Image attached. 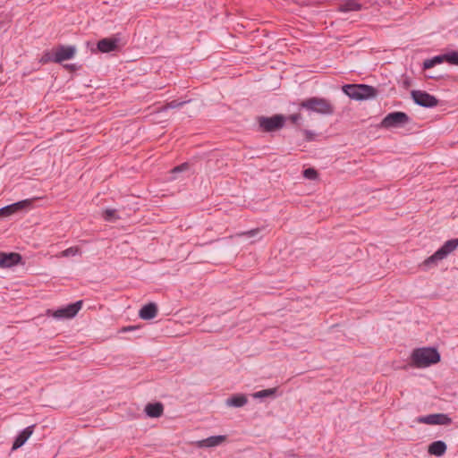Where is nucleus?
<instances>
[{
	"label": "nucleus",
	"mask_w": 458,
	"mask_h": 458,
	"mask_svg": "<svg viewBox=\"0 0 458 458\" xmlns=\"http://www.w3.org/2000/svg\"><path fill=\"white\" fill-rule=\"evenodd\" d=\"M226 439L225 436H211L198 442L199 447H214L221 445Z\"/></svg>",
	"instance_id": "obj_19"
},
{
	"label": "nucleus",
	"mask_w": 458,
	"mask_h": 458,
	"mask_svg": "<svg viewBox=\"0 0 458 458\" xmlns=\"http://www.w3.org/2000/svg\"><path fill=\"white\" fill-rule=\"evenodd\" d=\"M102 216L106 222H114L120 218L117 210L114 208H106L103 211Z\"/></svg>",
	"instance_id": "obj_23"
},
{
	"label": "nucleus",
	"mask_w": 458,
	"mask_h": 458,
	"mask_svg": "<svg viewBox=\"0 0 458 458\" xmlns=\"http://www.w3.org/2000/svg\"><path fill=\"white\" fill-rule=\"evenodd\" d=\"M121 38L119 34H115L109 38L100 39L97 44V48L101 53H110L120 48Z\"/></svg>",
	"instance_id": "obj_12"
},
{
	"label": "nucleus",
	"mask_w": 458,
	"mask_h": 458,
	"mask_svg": "<svg viewBox=\"0 0 458 458\" xmlns=\"http://www.w3.org/2000/svg\"><path fill=\"white\" fill-rule=\"evenodd\" d=\"M83 301H77L73 303H70L65 307H62L56 310H47V314L51 315L56 319H66L74 318L82 307Z\"/></svg>",
	"instance_id": "obj_7"
},
{
	"label": "nucleus",
	"mask_w": 458,
	"mask_h": 458,
	"mask_svg": "<svg viewBox=\"0 0 458 458\" xmlns=\"http://www.w3.org/2000/svg\"><path fill=\"white\" fill-rule=\"evenodd\" d=\"M259 232H260V229L257 228V229H253V230L246 232L245 234L248 235L249 237H253V236H256L257 234H259Z\"/></svg>",
	"instance_id": "obj_33"
},
{
	"label": "nucleus",
	"mask_w": 458,
	"mask_h": 458,
	"mask_svg": "<svg viewBox=\"0 0 458 458\" xmlns=\"http://www.w3.org/2000/svg\"><path fill=\"white\" fill-rule=\"evenodd\" d=\"M445 62V54L443 55H436L432 58H429V59H426L424 62H423V65H422V68L424 70H428V69H431L433 68L434 66H436L437 64H440L442 63Z\"/></svg>",
	"instance_id": "obj_21"
},
{
	"label": "nucleus",
	"mask_w": 458,
	"mask_h": 458,
	"mask_svg": "<svg viewBox=\"0 0 458 458\" xmlns=\"http://www.w3.org/2000/svg\"><path fill=\"white\" fill-rule=\"evenodd\" d=\"M287 120L291 121L293 123H297L301 118V115L300 114H290L289 116H286Z\"/></svg>",
	"instance_id": "obj_31"
},
{
	"label": "nucleus",
	"mask_w": 458,
	"mask_h": 458,
	"mask_svg": "<svg viewBox=\"0 0 458 458\" xmlns=\"http://www.w3.org/2000/svg\"><path fill=\"white\" fill-rule=\"evenodd\" d=\"M276 387L267 388L254 393L253 397L256 399L275 398L276 396Z\"/></svg>",
	"instance_id": "obj_22"
},
{
	"label": "nucleus",
	"mask_w": 458,
	"mask_h": 458,
	"mask_svg": "<svg viewBox=\"0 0 458 458\" xmlns=\"http://www.w3.org/2000/svg\"><path fill=\"white\" fill-rule=\"evenodd\" d=\"M248 402L247 397L244 394H233L227 398L225 403L232 407H242Z\"/></svg>",
	"instance_id": "obj_20"
},
{
	"label": "nucleus",
	"mask_w": 458,
	"mask_h": 458,
	"mask_svg": "<svg viewBox=\"0 0 458 458\" xmlns=\"http://www.w3.org/2000/svg\"><path fill=\"white\" fill-rule=\"evenodd\" d=\"M418 423H423L428 425H450L452 419L445 413H433L425 416H419L415 419Z\"/></svg>",
	"instance_id": "obj_10"
},
{
	"label": "nucleus",
	"mask_w": 458,
	"mask_h": 458,
	"mask_svg": "<svg viewBox=\"0 0 458 458\" xmlns=\"http://www.w3.org/2000/svg\"><path fill=\"white\" fill-rule=\"evenodd\" d=\"M445 62L453 64L458 65V51H450L445 54Z\"/></svg>",
	"instance_id": "obj_24"
},
{
	"label": "nucleus",
	"mask_w": 458,
	"mask_h": 458,
	"mask_svg": "<svg viewBox=\"0 0 458 458\" xmlns=\"http://www.w3.org/2000/svg\"><path fill=\"white\" fill-rule=\"evenodd\" d=\"M157 314V306L154 302L144 305L139 311V316L144 320L154 318Z\"/></svg>",
	"instance_id": "obj_16"
},
{
	"label": "nucleus",
	"mask_w": 458,
	"mask_h": 458,
	"mask_svg": "<svg viewBox=\"0 0 458 458\" xmlns=\"http://www.w3.org/2000/svg\"><path fill=\"white\" fill-rule=\"evenodd\" d=\"M426 77H428L429 79H434V80H441V79L445 78V75L442 73H438V72H429V73L426 74Z\"/></svg>",
	"instance_id": "obj_30"
},
{
	"label": "nucleus",
	"mask_w": 458,
	"mask_h": 458,
	"mask_svg": "<svg viewBox=\"0 0 458 458\" xmlns=\"http://www.w3.org/2000/svg\"><path fill=\"white\" fill-rule=\"evenodd\" d=\"M287 118L282 114H276L272 116L259 115L256 117L258 131L260 132H276L283 129Z\"/></svg>",
	"instance_id": "obj_5"
},
{
	"label": "nucleus",
	"mask_w": 458,
	"mask_h": 458,
	"mask_svg": "<svg viewBox=\"0 0 458 458\" xmlns=\"http://www.w3.org/2000/svg\"><path fill=\"white\" fill-rule=\"evenodd\" d=\"M189 101H180L178 99H174V100H172L170 102H168L164 107L163 109L164 110H166V109H174V108H180L182 107V106H184L186 103H188Z\"/></svg>",
	"instance_id": "obj_26"
},
{
	"label": "nucleus",
	"mask_w": 458,
	"mask_h": 458,
	"mask_svg": "<svg viewBox=\"0 0 458 458\" xmlns=\"http://www.w3.org/2000/svg\"><path fill=\"white\" fill-rule=\"evenodd\" d=\"M31 207L30 199H23L0 208V219L11 216L29 209Z\"/></svg>",
	"instance_id": "obj_9"
},
{
	"label": "nucleus",
	"mask_w": 458,
	"mask_h": 458,
	"mask_svg": "<svg viewBox=\"0 0 458 458\" xmlns=\"http://www.w3.org/2000/svg\"><path fill=\"white\" fill-rule=\"evenodd\" d=\"M411 96L414 103L426 108H432L438 105L439 100L433 95L424 90H411Z\"/></svg>",
	"instance_id": "obj_8"
},
{
	"label": "nucleus",
	"mask_w": 458,
	"mask_h": 458,
	"mask_svg": "<svg viewBox=\"0 0 458 458\" xmlns=\"http://www.w3.org/2000/svg\"><path fill=\"white\" fill-rule=\"evenodd\" d=\"M77 52L75 46L57 45L54 47L55 63L62 64L64 61L71 60Z\"/></svg>",
	"instance_id": "obj_11"
},
{
	"label": "nucleus",
	"mask_w": 458,
	"mask_h": 458,
	"mask_svg": "<svg viewBox=\"0 0 458 458\" xmlns=\"http://www.w3.org/2000/svg\"><path fill=\"white\" fill-rule=\"evenodd\" d=\"M411 122L410 116L402 111H394L387 114L381 121L382 128H401Z\"/></svg>",
	"instance_id": "obj_6"
},
{
	"label": "nucleus",
	"mask_w": 458,
	"mask_h": 458,
	"mask_svg": "<svg viewBox=\"0 0 458 458\" xmlns=\"http://www.w3.org/2000/svg\"><path fill=\"white\" fill-rule=\"evenodd\" d=\"M342 90L351 99L356 101L375 98L378 93L375 87L367 84H345L342 87Z\"/></svg>",
	"instance_id": "obj_2"
},
{
	"label": "nucleus",
	"mask_w": 458,
	"mask_h": 458,
	"mask_svg": "<svg viewBox=\"0 0 458 458\" xmlns=\"http://www.w3.org/2000/svg\"><path fill=\"white\" fill-rule=\"evenodd\" d=\"M41 64L55 63L54 48L50 51H45L40 58Z\"/></svg>",
	"instance_id": "obj_25"
},
{
	"label": "nucleus",
	"mask_w": 458,
	"mask_h": 458,
	"mask_svg": "<svg viewBox=\"0 0 458 458\" xmlns=\"http://www.w3.org/2000/svg\"><path fill=\"white\" fill-rule=\"evenodd\" d=\"M440 353L434 347L414 349L411 355V364L416 368H427L440 361Z\"/></svg>",
	"instance_id": "obj_1"
},
{
	"label": "nucleus",
	"mask_w": 458,
	"mask_h": 458,
	"mask_svg": "<svg viewBox=\"0 0 458 458\" xmlns=\"http://www.w3.org/2000/svg\"><path fill=\"white\" fill-rule=\"evenodd\" d=\"M447 450L446 444L442 440L432 442L428 446V453L437 457L443 456Z\"/></svg>",
	"instance_id": "obj_17"
},
{
	"label": "nucleus",
	"mask_w": 458,
	"mask_h": 458,
	"mask_svg": "<svg viewBox=\"0 0 458 458\" xmlns=\"http://www.w3.org/2000/svg\"><path fill=\"white\" fill-rule=\"evenodd\" d=\"M77 252H78V248L70 247V248L64 250V251H62V256L63 257L74 256Z\"/></svg>",
	"instance_id": "obj_29"
},
{
	"label": "nucleus",
	"mask_w": 458,
	"mask_h": 458,
	"mask_svg": "<svg viewBox=\"0 0 458 458\" xmlns=\"http://www.w3.org/2000/svg\"><path fill=\"white\" fill-rule=\"evenodd\" d=\"M64 67L72 72L77 71L79 69V66L76 64H65Z\"/></svg>",
	"instance_id": "obj_34"
},
{
	"label": "nucleus",
	"mask_w": 458,
	"mask_h": 458,
	"mask_svg": "<svg viewBox=\"0 0 458 458\" xmlns=\"http://www.w3.org/2000/svg\"><path fill=\"white\" fill-rule=\"evenodd\" d=\"M458 247V238L446 241L434 254L427 258L420 267L423 270H428L437 266L438 262L445 259Z\"/></svg>",
	"instance_id": "obj_3"
},
{
	"label": "nucleus",
	"mask_w": 458,
	"mask_h": 458,
	"mask_svg": "<svg viewBox=\"0 0 458 458\" xmlns=\"http://www.w3.org/2000/svg\"><path fill=\"white\" fill-rule=\"evenodd\" d=\"M191 165L188 162L182 163L172 169V174H178L190 170Z\"/></svg>",
	"instance_id": "obj_28"
},
{
	"label": "nucleus",
	"mask_w": 458,
	"mask_h": 458,
	"mask_svg": "<svg viewBox=\"0 0 458 458\" xmlns=\"http://www.w3.org/2000/svg\"><path fill=\"white\" fill-rule=\"evenodd\" d=\"M303 133L305 135V139L307 141H311L314 140L315 133L309 130H303Z\"/></svg>",
	"instance_id": "obj_32"
},
{
	"label": "nucleus",
	"mask_w": 458,
	"mask_h": 458,
	"mask_svg": "<svg viewBox=\"0 0 458 458\" xmlns=\"http://www.w3.org/2000/svg\"><path fill=\"white\" fill-rule=\"evenodd\" d=\"M35 425L29 426L25 428L23 430H21L17 437H15L12 449L16 450L20 447H21L26 441L30 438V437L32 435L34 431Z\"/></svg>",
	"instance_id": "obj_14"
},
{
	"label": "nucleus",
	"mask_w": 458,
	"mask_h": 458,
	"mask_svg": "<svg viewBox=\"0 0 458 458\" xmlns=\"http://www.w3.org/2000/svg\"><path fill=\"white\" fill-rule=\"evenodd\" d=\"M362 4L357 0H345L339 4L336 10L341 13L357 12L361 10Z\"/></svg>",
	"instance_id": "obj_18"
},
{
	"label": "nucleus",
	"mask_w": 458,
	"mask_h": 458,
	"mask_svg": "<svg viewBox=\"0 0 458 458\" xmlns=\"http://www.w3.org/2000/svg\"><path fill=\"white\" fill-rule=\"evenodd\" d=\"M302 174L306 179L309 180H316L318 177V171L312 167L304 169Z\"/></svg>",
	"instance_id": "obj_27"
},
{
	"label": "nucleus",
	"mask_w": 458,
	"mask_h": 458,
	"mask_svg": "<svg viewBox=\"0 0 458 458\" xmlns=\"http://www.w3.org/2000/svg\"><path fill=\"white\" fill-rule=\"evenodd\" d=\"M144 411L149 418H159L163 415L164 405L160 402L148 403L145 406Z\"/></svg>",
	"instance_id": "obj_15"
},
{
	"label": "nucleus",
	"mask_w": 458,
	"mask_h": 458,
	"mask_svg": "<svg viewBox=\"0 0 458 458\" xmlns=\"http://www.w3.org/2000/svg\"><path fill=\"white\" fill-rule=\"evenodd\" d=\"M300 107L322 115H332L335 113V106L331 101L318 97H312L302 100Z\"/></svg>",
	"instance_id": "obj_4"
},
{
	"label": "nucleus",
	"mask_w": 458,
	"mask_h": 458,
	"mask_svg": "<svg viewBox=\"0 0 458 458\" xmlns=\"http://www.w3.org/2000/svg\"><path fill=\"white\" fill-rule=\"evenodd\" d=\"M21 259V255L17 252H0V267H12L20 264Z\"/></svg>",
	"instance_id": "obj_13"
},
{
	"label": "nucleus",
	"mask_w": 458,
	"mask_h": 458,
	"mask_svg": "<svg viewBox=\"0 0 458 458\" xmlns=\"http://www.w3.org/2000/svg\"><path fill=\"white\" fill-rule=\"evenodd\" d=\"M134 329H136V327L129 326V327H123L122 332H128V331H131Z\"/></svg>",
	"instance_id": "obj_35"
}]
</instances>
